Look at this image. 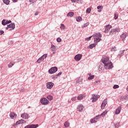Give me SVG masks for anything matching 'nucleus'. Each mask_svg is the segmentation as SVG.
Instances as JSON below:
<instances>
[{
  "mask_svg": "<svg viewBox=\"0 0 128 128\" xmlns=\"http://www.w3.org/2000/svg\"><path fill=\"white\" fill-rule=\"evenodd\" d=\"M92 36L95 37L94 38V42H100L101 40V38H102V35L100 34V33H96L94 34Z\"/></svg>",
  "mask_w": 128,
  "mask_h": 128,
  "instance_id": "1",
  "label": "nucleus"
},
{
  "mask_svg": "<svg viewBox=\"0 0 128 128\" xmlns=\"http://www.w3.org/2000/svg\"><path fill=\"white\" fill-rule=\"evenodd\" d=\"M40 102L44 106H46V104H50V101L46 99V98H43L40 100Z\"/></svg>",
  "mask_w": 128,
  "mask_h": 128,
  "instance_id": "2",
  "label": "nucleus"
},
{
  "mask_svg": "<svg viewBox=\"0 0 128 128\" xmlns=\"http://www.w3.org/2000/svg\"><path fill=\"white\" fill-rule=\"evenodd\" d=\"M104 68L106 70H110L113 68L112 63L110 62V61L108 63L104 64Z\"/></svg>",
  "mask_w": 128,
  "mask_h": 128,
  "instance_id": "3",
  "label": "nucleus"
},
{
  "mask_svg": "<svg viewBox=\"0 0 128 128\" xmlns=\"http://www.w3.org/2000/svg\"><path fill=\"white\" fill-rule=\"evenodd\" d=\"M100 97V95L92 94L91 98V100H92V102H96Z\"/></svg>",
  "mask_w": 128,
  "mask_h": 128,
  "instance_id": "4",
  "label": "nucleus"
},
{
  "mask_svg": "<svg viewBox=\"0 0 128 128\" xmlns=\"http://www.w3.org/2000/svg\"><path fill=\"white\" fill-rule=\"evenodd\" d=\"M15 28L16 25L14 24H10L7 26V27L6 28V30H8V28H10V30H14Z\"/></svg>",
  "mask_w": 128,
  "mask_h": 128,
  "instance_id": "5",
  "label": "nucleus"
},
{
  "mask_svg": "<svg viewBox=\"0 0 128 128\" xmlns=\"http://www.w3.org/2000/svg\"><path fill=\"white\" fill-rule=\"evenodd\" d=\"M110 58L108 57H106L104 56L102 59V62L104 64H106L108 62H110Z\"/></svg>",
  "mask_w": 128,
  "mask_h": 128,
  "instance_id": "6",
  "label": "nucleus"
},
{
  "mask_svg": "<svg viewBox=\"0 0 128 128\" xmlns=\"http://www.w3.org/2000/svg\"><path fill=\"white\" fill-rule=\"evenodd\" d=\"M58 72V68L56 67H52L48 70L49 74H54V72Z\"/></svg>",
  "mask_w": 128,
  "mask_h": 128,
  "instance_id": "7",
  "label": "nucleus"
},
{
  "mask_svg": "<svg viewBox=\"0 0 128 128\" xmlns=\"http://www.w3.org/2000/svg\"><path fill=\"white\" fill-rule=\"evenodd\" d=\"M21 118H22L24 120H28L30 118V115L27 113H24L21 114Z\"/></svg>",
  "mask_w": 128,
  "mask_h": 128,
  "instance_id": "8",
  "label": "nucleus"
},
{
  "mask_svg": "<svg viewBox=\"0 0 128 128\" xmlns=\"http://www.w3.org/2000/svg\"><path fill=\"white\" fill-rule=\"evenodd\" d=\"M54 83L52 82H48L46 84V88H48V90H50V88H52V87L54 86Z\"/></svg>",
  "mask_w": 128,
  "mask_h": 128,
  "instance_id": "9",
  "label": "nucleus"
},
{
  "mask_svg": "<svg viewBox=\"0 0 128 128\" xmlns=\"http://www.w3.org/2000/svg\"><path fill=\"white\" fill-rule=\"evenodd\" d=\"M107 104H108V99H105L102 103V104L101 106V108L102 110H104V108H106V105Z\"/></svg>",
  "mask_w": 128,
  "mask_h": 128,
  "instance_id": "10",
  "label": "nucleus"
},
{
  "mask_svg": "<svg viewBox=\"0 0 128 128\" xmlns=\"http://www.w3.org/2000/svg\"><path fill=\"white\" fill-rule=\"evenodd\" d=\"M38 124H30V125H28L24 127V128H38Z\"/></svg>",
  "mask_w": 128,
  "mask_h": 128,
  "instance_id": "11",
  "label": "nucleus"
},
{
  "mask_svg": "<svg viewBox=\"0 0 128 128\" xmlns=\"http://www.w3.org/2000/svg\"><path fill=\"white\" fill-rule=\"evenodd\" d=\"M12 22V20H3L2 21V26H6V24H10Z\"/></svg>",
  "mask_w": 128,
  "mask_h": 128,
  "instance_id": "12",
  "label": "nucleus"
},
{
  "mask_svg": "<svg viewBox=\"0 0 128 128\" xmlns=\"http://www.w3.org/2000/svg\"><path fill=\"white\" fill-rule=\"evenodd\" d=\"M82 55L80 54H78L74 56V58L76 60L79 61L80 60H82Z\"/></svg>",
  "mask_w": 128,
  "mask_h": 128,
  "instance_id": "13",
  "label": "nucleus"
},
{
  "mask_svg": "<svg viewBox=\"0 0 128 128\" xmlns=\"http://www.w3.org/2000/svg\"><path fill=\"white\" fill-rule=\"evenodd\" d=\"M120 30L119 28H116L114 29L111 30L110 32V34L112 35V32H120Z\"/></svg>",
  "mask_w": 128,
  "mask_h": 128,
  "instance_id": "14",
  "label": "nucleus"
},
{
  "mask_svg": "<svg viewBox=\"0 0 128 128\" xmlns=\"http://www.w3.org/2000/svg\"><path fill=\"white\" fill-rule=\"evenodd\" d=\"M50 50H52V54H56V48L54 45L52 44Z\"/></svg>",
  "mask_w": 128,
  "mask_h": 128,
  "instance_id": "15",
  "label": "nucleus"
},
{
  "mask_svg": "<svg viewBox=\"0 0 128 128\" xmlns=\"http://www.w3.org/2000/svg\"><path fill=\"white\" fill-rule=\"evenodd\" d=\"M98 118H100V116H96V118H94L90 120V122H92V124L96 122H98Z\"/></svg>",
  "mask_w": 128,
  "mask_h": 128,
  "instance_id": "16",
  "label": "nucleus"
},
{
  "mask_svg": "<svg viewBox=\"0 0 128 128\" xmlns=\"http://www.w3.org/2000/svg\"><path fill=\"white\" fill-rule=\"evenodd\" d=\"M111 28H112V26H110V25L106 26L105 30H104L106 34H108V32H110V30Z\"/></svg>",
  "mask_w": 128,
  "mask_h": 128,
  "instance_id": "17",
  "label": "nucleus"
},
{
  "mask_svg": "<svg viewBox=\"0 0 128 128\" xmlns=\"http://www.w3.org/2000/svg\"><path fill=\"white\" fill-rule=\"evenodd\" d=\"M120 110H122V106H119L115 112L116 114H118L120 112Z\"/></svg>",
  "mask_w": 128,
  "mask_h": 128,
  "instance_id": "18",
  "label": "nucleus"
},
{
  "mask_svg": "<svg viewBox=\"0 0 128 128\" xmlns=\"http://www.w3.org/2000/svg\"><path fill=\"white\" fill-rule=\"evenodd\" d=\"M10 117L11 118H16V116H17L16 114L14 112H11L10 113Z\"/></svg>",
  "mask_w": 128,
  "mask_h": 128,
  "instance_id": "19",
  "label": "nucleus"
},
{
  "mask_svg": "<svg viewBox=\"0 0 128 128\" xmlns=\"http://www.w3.org/2000/svg\"><path fill=\"white\" fill-rule=\"evenodd\" d=\"M127 35H128V34L124 33L120 36V38L122 40H126V38Z\"/></svg>",
  "mask_w": 128,
  "mask_h": 128,
  "instance_id": "20",
  "label": "nucleus"
},
{
  "mask_svg": "<svg viewBox=\"0 0 128 128\" xmlns=\"http://www.w3.org/2000/svg\"><path fill=\"white\" fill-rule=\"evenodd\" d=\"M89 75V76L88 78V80H94V76L92 74H88Z\"/></svg>",
  "mask_w": 128,
  "mask_h": 128,
  "instance_id": "21",
  "label": "nucleus"
},
{
  "mask_svg": "<svg viewBox=\"0 0 128 128\" xmlns=\"http://www.w3.org/2000/svg\"><path fill=\"white\" fill-rule=\"evenodd\" d=\"M26 120H20L16 122V124H26Z\"/></svg>",
  "mask_w": 128,
  "mask_h": 128,
  "instance_id": "22",
  "label": "nucleus"
},
{
  "mask_svg": "<svg viewBox=\"0 0 128 128\" xmlns=\"http://www.w3.org/2000/svg\"><path fill=\"white\" fill-rule=\"evenodd\" d=\"M77 108L79 112H82V110L84 109V106H82V105H79L78 106Z\"/></svg>",
  "mask_w": 128,
  "mask_h": 128,
  "instance_id": "23",
  "label": "nucleus"
},
{
  "mask_svg": "<svg viewBox=\"0 0 128 128\" xmlns=\"http://www.w3.org/2000/svg\"><path fill=\"white\" fill-rule=\"evenodd\" d=\"M84 94H80L78 98L77 99L78 100H82V98H84Z\"/></svg>",
  "mask_w": 128,
  "mask_h": 128,
  "instance_id": "24",
  "label": "nucleus"
},
{
  "mask_svg": "<svg viewBox=\"0 0 128 128\" xmlns=\"http://www.w3.org/2000/svg\"><path fill=\"white\" fill-rule=\"evenodd\" d=\"M96 46V44H90L88 46V48H94Z\"/></svg>",
  "mask_w": 128,
  "mask_h": 128,
  "instance_id": "25",
  "label": "nucleus"
},
{
  "mask_svg": "<svg viewBox=\"0 0 128 128\" xmlns=\"http://www.w3.org/2000/svg\"><path fill=\"white\" fill-rule=\"evenodd\" d=\"M97 8L98 10V12H102V10L104 8V7L102 6H98Z\"/></svg>",
  "mask_w": 128,
  "mask_h": 128,
  "instance_id": "26",
  "label": "nucleus"
},
{
  "mask_svg": "<svg viewBox=\"0 0 128 128\" xmlns=\"http://www.w3.org/2000/svg\"><path fill=\"white\" fill-rule=\"evenodd\" d=\"M126 100V96H121L120 98V100L124 101V100Z\"/></svg>",
  "mask_w": 128,
  "mask_h": 128,
  "instance_id": "27",
  "label": "nucleus"
},
{
  "mask_svg": "<svg viewBox=\"0 0 128 128\" xmlns=\"http://www.w3.org/2000/svg\"><path fill=\"white\" fill-rule=\"evenodd\" d=\"M72 2H77V4H79L80 2H82V0H70Z\"/></svg>",
  "mask_w": 128,
  "mask_h": 128,
  "instance_id": "28",
  "label": "nucleus"
},
{
  "mask_svg": "<svg viewBox=\"0 0 128 128\" xmlns=\"http://www.w3.org/2000/svg\"><path fill=\"white\" fill-rule=\"evenodd\" d=\"M3 2L5 4H6L8 6V4H10V0H3Z\"/></svg>",
  "mask_w": 128,
  "mask_h": 128,
  "instance_id": "29",
  "label": "nucleus"
},
{
  "mask_svg": "<svg viewBox=\"0 0 128 128\" xmlns=\"http://www.w3.org/2000/svg\"><path fill=\"white\" fill-rule=\"evenodd\" d=\"M108 114V111L105 110L100 115H99L100 116H104L106 114Z\"/></svg>",
  "mask_w": 128,
  "mask_h": 128,
  "instance_id": "30",
  "label": "nucleus"
},
{
  "mask_svg": "<svg viewBox=\"0 0 128 128\" xmlns=\"http://www.w3.org/2000/svg\"><path fill=\"white\" fill-rule=\"evenodd\" d=\"M46 98H48V100H52V96L51 95H48L46 96Z\"/></svg>",
  "mask_w": 128,
  "mask_h": 128,
  "instance_id": "31",
  "label": "nucleus"
},
{
  "mask_svg": "<svg viewBox=\"0 0 128 128\" xmlns=\"http://www.w3.org/2000/svg\"><path fill=\"white\" fill-rule=\"evenodd\" d=\"M74 14V12H70L67 14V16L72 17V16H73Z\"/></svg>",
  "mask_w": 128,
  "mask_h": 128,
  "instance_id": "32",
  "label": "nucleus"
},
{
  "mask_svg": "<svg viewBox=\"0 0 128 128\" xmlns=\"http://www.w3.org/2000/svg\"><path fill=\"white\" fill-rule=\"evenodd\" d=\"M64 126H65V128H68V126H70V122H65Z\"/></svg>",
  "mask_w": 128,
  "mask_h": 128,
  "instance_id": "33",
  "label": "nucleus"
},
{
  "mask_svg": "<svg viewBox=\"0 0 128 128\" xmlns=\"http://www.w3.org/2000/svg\"><path fill=\"white\" fill-rule=\"evenodd\" d=\"M42 60H44V59L42 58V57H40V58H39L37 62H38V64H40V62H42Z\"/></svg>",
  "mask_w": 128,
  "mask_h": 128,
  "instance_id": "34",
  "label": "nucleus"
},
{
  "mask_svg": "<svg viewBox=\"0 0 128 128\" xmlns=\"http://www.w3.org/2000/svg\"><path fill=\"white\" fill-rule=\"evenodd\" d=\"M91 10H92V8H87V10H86V12L87 14H90Z\"/></svg>",
  "mask_w": 128,
  "mask_h": 128,
  "instance_id": "35",
  "label": "nucleus"
},
{
  "mask_svg": "<svg viewBox=\"0 0 128 128\" xmlns=\"http://www.w3.org/2000/svg\"><path fill=\"white\" fill-rule=\"evenodd\" d=\"M14 64V62H11L8 64V68H12Z\"/></svg>",
  "mask_w": 128,
  "mask_h": 128,
  "instance_id": "36",
  "label": "nucleus"
},
{
  "mask_svg": "<svg viewBox=\"0 0 128 128\" xmlns=\"http://www.w3.org/2000/svg\"><path fill=\"white\" fill-rule=\"evenodd\" d=\"M48 57V54H44L42 56H41L42 58L44 60V58H46Z\"/></svg>",
  "mask_w": 128,
  "mask_h": 128,
  "instance_id": "37",
  "label": "nucleus"
},
{
  "mask_svg": "<svg viewBox=\"0 0 128 128\" xmlns=\"http://www.w3.org/2000/svg\"><path fill=\"white\" fill-rule=\"evenodd\" d=\"M60 28L62 30H64L66 28V26L64 24H61Z\"/></svg>",
  "mask_w": 128,
  "mask_h": 128,
  "instance_id": "38",
  "label": "nucleus"
},
{
  "mask_svg": "<svg viewBox=\"0 0 128 128\" xmlns=\"http://www.w3.org/2000/svg\"><path fill=\"white\" fill-rule=\"evenodd\" d=\"M82 20V17L78 16V18L76 19V20L77 22H80V20Z\"/></svg>",
  "mask_w": 128,
  "mask_h": 128,
  "instance_id": "39",
  "label": "nucleus"
},
{
  "mask_svg": "<svg viewBox=\"0 0 128 128\" xmlns=\"http://www.w3.org/2000/svg\"><path fill=\"white\" fill-rule=\"evenodd\" d=\"M88 26V23H86L83 25H82V28H86V26Z\"/></svg>",
  "mask_w": 128,
  "mask_h": 128,
  "instance_id": "40",
  "label": "nucleus"
},
{
  "mask_svg": "<svg viewBox=\"0 0 128 128\" xmlns=\"http://www.w3.org/2000/svg\"><path fill=\"white\" fill-rule=\"evenodd\" d=\"M120 88V86L118 85H114L113 86V88L116 90V88Z\"/></svg>",
  "mask_w": 128,
  "mask_h": 128,
  "instance_id": "41",
  "label": "nucleus"
},
{
  "mask_svg": "<svg viewBox=\"0 0 128 128\" xmlns=\"http://www.w3.org/2000/svg\"><path fill=\"white\" fill-rule=\"evenodd\" d=\"M116 50V47H112L111 48L112 52H114Z\"/></svg>",
  "mask_w": 128,
  "mask_h": 128,
  "instance_id": "42",
  "label": "nucleus"
},
{
  "mask_svg": "<svg viewBox=\"0 0 128 128\" xmlns=\"http://www.w3.org/2000/svg\"><path fill=\"white\" fill-rule=\"evenodd\" d=\"M56 40L58 42H62V38H57Z\"/></svg>",
  "mask_w": 128,
  "mask_h": 128,
  "instance_id": "43",
  "label": "nucleus"
},
{
  "mask_svg": "<svg viewBox=\"0 0 128 128\" xmlns=\"http://www.w3.org/2000/svg\"><path fill=\"white\" fill-rule=\"evenodd\" d=\"M93 36H92L88 38H85V40H90V38H92V37Z\"/></svg>",
  "mask_w": 128,
  "mask_h": 128,
  "instance_id": "44",
  "label": "nucleus"
},
{
  "mask_svg": "<svg viewBox=\"0 0 128 128\" xmlns=\"http://www.w3.org/2000/svg\"><path fill=\"white\" fill-rule=\"evenodd\" d=\"M119 126H120V123H116L115 124L114 126L115 128H118Z\"/></svg>",
  "mask_w": 128,
  "mask_h": 128,
  "instance_id": "45",
  "label": "nucleus"
},
{
  "mask_svg": "<svg viewBox=\"0 0 128 128\" xmlns=\"http://www.w3.org/2000/svg\"><path fill=\"white\" fill-rule=\"evenodd\" d=\"M72 102H74V100H76V97H73L72 98Z\"/></svg>",
  "mask_w": 128,
  "mask_h": 128,
  "instance_id": "46",
  "label": "nucleus"
},
{
  "mask_svg": "<svg viewBox=\"0 0 128 128\" xmlns=\"http://www.w3.org/2000/svg\"><path fill=\"white\" fill-rule=\"evenodd\" d=\"M118 14H114V18L115 20H118Z\"/></svg>",
  "mask_w": 128,
  "mask_h": 128,
  "instance_id": "47",
  "label": "nucleus"
},
{
  "mask_svg": "<svg viewBox=\"0 0 128 128\" xmlns=\"http://www.w3.org/2000/svg\"><path fill=\"white\" fill-rule=\"evenodd\" d=\"M124 52V50H120V54H122Z\"/></svg>",
  "mask_w": 128,
  "mask_h": 128,
  "instance_id": "48",
  "label": "nucleus"
},
{
  "mask_svg": "<svg viewBox=\"0 0 128 128\" xmlns=\"http://www.w3.org/2000/svg\"><path fill=\"white\" fill-rule=\"evenodd\" d=\"M20 90L22 92H24V88H20Z\"/></svg>",
  "mask_w": 128,
  "mask_h": 128,
  "instance_id": "49",
  "label": "nucleus"
},
{
  "mask_svg": "<svg viewBox=\"0 0 128 128\" xmlns=\"http://www.w3.org/2000/svg\"><path fill=\"white\" fill-rule=\"evenodd\" d=\"M58 76L56 75V76H52V78H53L54 80H56V77Z\"/></svg>",
  "mask_w": 128,
  "mask_h": 128,
  "instance_id": "50",
  "label": "nucleus"
},
{
  "mask_svg": "<svg viewBox=\"0 0 128 128\" xmlns=\"http://www.w3.org/2000/svg\"><path fill=\"white\" fill-rule=\"evenodd\" d=\"M4 32V30L0 31V36H2Z\"/></svg>",
  "mask_w": 128,
  "mask_h": 128,
  "instance_id": "51",
  "label": "nucleus"
},
{
  "mask_svg": "<svg viewBox=\"0 0 128 128\" xmlns=\"http://www.w3.org/2000/svg\"><path fill=\"white\" fill-rule=\"evenodd\" d=\"M62 74V72H60L56 76H60Z\"/></svg>",
  "mask_w": 128,
  "mask_h": 128,
  "instance_id": "52",
  "label": "nucleus"
},
{
  "mask_svg": "<svg viewBox=\"0 0 128 128\" xmlns=\"http://www.w3.org/2000/svg\"><path fill=\"white\" fill-rule=\"evenodd\" d=\"M39 12H35L34 14V16H38V14Z\"/></svg>",
  "mask_w": 128,
  "mask_h": 128,
  "instance_id": "53",
  "label": "nucleus"
},
{
  "mask_svg": "<svg viewBox=\"0 0 128 128\" xmlns=\"http://www.w3.org/2000/svg\"><path fill=\"white\" fill-rule=\"evenodd\" d=\"M12 1L13 2H18V0H12Z\"/></svg>",
  "mask_w": 128,
  "mask_h": 128,
  "instance_id": "54",
  "label": "nucleus"
},
{
  "mask_svg": "<svg viewBox=\"0 0 128 128\" xmlns=\"http://www.w3.org/2000/svg\"><path fill=\"white\" fill-rule=\"evenodd\" d=\"M96 83H98V82H100V81H96Z\"/></svg>",
  "mask_w": 128,
  "mask_h": 128,
  "instance_id": "55",
  "label": "nucleus"
},
{
  "mask_svg": "<svg viewBox=\"0 0 128 128\" xmlns=\"http://www.w3.org/2000/svg\"><path fill=\"white\" fill-rule=\"evenodd\" d=\"M30 2H32V0H30Z\"/></svg>",
  "mask_w": 128,
  "mask_h": 128,
  "instance_id": "56",
  "label": "nucleus"
},
{
  "mask_svg": "<svg viewBox=\"0 0 128 128\" xmlns=\"http://www.w3.org/2000/svg\"><path fill=\"white\" fill-rule=\"evenodd\" d=\"M4 24H6V22H4Z\"/></svg>",
  "mask_w": 128,
  "mask_h": 128,
  "instance_id": "57",
  "label": "nucleus"
}]
</instances>
